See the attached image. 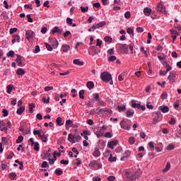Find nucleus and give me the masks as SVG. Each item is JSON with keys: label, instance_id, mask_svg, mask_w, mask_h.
Here are the masks:
<instances>
[{"label": "nucleus", "instance_id": "obj_1", "mask_svg": "<svg viewBox=\"0 0 181 181\" xmlns=\"http://www.w3.org/2000/svg\"><path fill=\"white\" fill-rule=\"evenodd\" d=\"M142 175V171L141 169H137L135 173L132 172H126V177L129 180H136V179H139V177Z\"/></svg>", "mask_w": 181, "mask_h": 181}, {"label": "nucleus", "instance_id": "obj_2", "mask_svg": "<svg viewBox=\"0 0 181 181\" xmlns=\"http://www.w3.org/2000/svg\"><path fill=\"white\" fill-rule=\"evenodd\" d=\"M100 78L104 81V83H110V86H112V84H114V82L112 81V76H111V74L107 71L101 73Z\"/></svg>", "mask_w": 181, "mask_h": 181}, {"label": "nucleus", "instance_id": "obj_3", "mask_svg": "<svg viewBox=\"0 0 181 181\" xmlns=\"http://www.w3.org/2000/svg\"><path fill=\"white\" fill-rule=\"evenodd\" d=\"M119 47L122 53H124V54H128V47L129 48L131 53H134V44L132 43L129 45L127 44H119Z\"/></svg>", "mask_w": 181, "mask_h": 181}, {"label": "nucleus", "instance_id": "obj_4", "mask_svg": "<svg viewBox=\"0 0 181 181\" xmlns=\"http://www.w3.org/2000/svg\"><path fill=\"white\" fill-rule=\"evenodd\" d=\"M35 36V32L32 31V30H28L25 32V39H27V40H32Z\"/></svg>", "mask_w": 181, "mask_h": 181}, {"label": "nucleus", "instance_id": "obj_5", "mask_svg": "<svg viewBox=\"0 0 181 181\" xmlns=\"http://www.w3.org/2000/svg\"><path fill=\"white\" fill-rule=\"evenodd\" d=\"M176 78V72L175 71H172L170 72V75L168 76V80H169V83L173 84L175 83V78Z\"/></svg>", "mask_w": 181, "mask_h": 181}, {"label": "nucleus", "instance_id": "obj_6", "mask_svg": "<svg viewBox=\"0 0 181 181\" xmlns=\"http://www.w3.org/2000/svg\"><path fill=\"white\" fill-rule=\"evenodd\" d=\"M112 112L108 107L100 109L98 111V115H103V114H111Z\"/></svg>", "mask_w": 181, "mask_h": 181}, {"label": "nucleus", "instance_id": "obj_7", "mask_svg": "<svg viewBox=\"0 0 181 181\" xmlns=\"http://www.w3.org/2000/svg\"><path fill=\"white\" fill-rule=\"evenodd\" d=\"M49 40L52 47L54 49H57V47L59 46V42L57 41V40L56 38L49 37Z\"/></svg>", "mask_w": 181, "mask_h": 181}, {"label": "nucleus", "instance_id": "obj_8", "mask_svg": "<svg viewBox=\"0 0 181 181\" xmlns=\"http://www.w3.org/2000/svg\"><path fill=\"white\" fill-rule=\"evenodd\" d=\"M157 11L161 13H166V7L162 3H160L158 4Z\"/></svg>", "mask_w": 181, "mask_h": 181}, {"label": "nucleus", "instance_id": "obj_9", "mask_svg": "<svg viewBox=\"0 0 181 181\" xmlns=\"http://www.w3.org/2000/svg\"><path fill=\"white\" fill-rule=\"evenodd\" d=\"M120 127L122 129H127V131H129V129H131V126L128 125L125 120H122L120 122Z\"/></svg>", "mask_w": 181, "mask_h": 181}, {"label": "nucleus", "instance_id": "obj_10", "mask_svg": "<svg viewBox=\"0 0 181 181\" xmlns=\"http://www.w3.org/2000/svg\"><path fill=\"white\" fill-rule=\"evenodd\" d=\"M16 57H17V58L16 59V63L20 67H23V65L22 64V60L23 58L22 57V56L19 54H16Z\"/></svg>", "mask_w": 181, "mask_h": 181}, {"label": "nucleus", "instance_id": "obj_11", "mask_svg": "<svg viewBox=\"0 0 181 181\" xmlns=\"http://www.w3.org/2000/svg\"><path fill=\"white\" fill-rule=\"evenodd\" d=\"M117 145H118V141H111L107 143V147L110 149H114V146H117Z\"/></svg>", "mask_w": 181, "mask_h": 181}, {"label": "nucleus", "instance_id": "obj_12", "mask_svg": "<svg viewBox=\"0 0 181 181\" xmlns=\"http://www.w3.org/2000/svg\"><path fill=\"white\" fill-rule=\"evenodd\" d=\"M62 32L63 30H60L57 26L54 27L51 30L52 35H54V33H59V35H62Z\"/></svg>", "mask_w": 181, "mask_h": 181}, {"label": "nucleus", "instance_id": "obj_13", "mask_svg": "<svg viewBox=\"0 0 181 181\" xmlns=\"http://www.w3.org/2000/svg\"><path fill=\"white\" fill-rule=\"evenodd\" d=\"M129 156H131V151L127 150L124 153V156L121 157L120 160H125V159L129 158Z\"/></svg>", "mask_w": 181, "mask_h": 181}, {"label": "nucleus", "instance_id": "obj_14", "mask_svg": "<svg viewBox=\"0 0 181 181\" xmlns=\"http://www.w3.org/2000/svg\"><path fill=\"white\" fill-rule=\"evenodd\" d=\"M100 155H101V153L100 152V148L95 147L93 153V156H95V158H98Z\"/></svg>", "mask_w": 181, "mask_h": 181}, {"label": "nucleus", "instance_id": "obj_15", "mask_svg": "<svg viewBox=\"0 0 181 181\" xmlns=\"http://www.w3.org/2000/svg\"><path fill=\"white\" fill-rule=\"evenodd\" d=\"M134 114L135 112L132 109H129L126 112V116L127 117V118H131V117H134Z\"/></svg>", "mask_w": 181, "mask_h": 181}, {"label": "nucleus", "instance_id": "obj_16", "mask_svg": "<svg viewBox=\"0 0 181 181\" xmlns=\"http://www.w3.org/2000/svg\"><path fill=\"white\" fill-rule=\"evenodd\" d=\"M95 25H96L97 29H100V28H104V26L107 25V23H105V21H100L99 23H95Z\"/></svg>", "mask_w": 181, "mask_h": 181}, {"label": "nucleus", "instance_id": "obj_17", "mask_svg": "<svg viewBox=\"0 0 181 181\" xmlns=\"http://www.w3.org/2000/svg\"><path fill=\"white\" fill-rule=\"evenodd\" d=\"M158 110L163 112V113L169 112V107L168 106H165V105L160 106L158 107Z\"/></svg>", "mask_w": 181, "mask_h": 181}, {"label": "nucleus", "instance_id": "obj_18", "mask_svg": "<svg viewBox=\"0 0 181 181\" xmlns=\"http://www.w3.org/2000/svg\"><path fill=\"white\" fill-rule=\"evenodd\" d=\"M62 52H64L65 53H67L69 50L70 49V46L67 44H63L62 45Z\"/></svg>", "mask_w": 181, "mask_h": 181}, {"label": "nucleus", "instance_id": "obj_19", "mask_svg": "<svg viewBox=\"0 0 181 181\" xmlns=\"http://www.w3.org/2000/svg\"><path fill=\"white\" fill-rule=\"evenodd\" d=\"M12 43H16V42H18V43L21 42V36L19 35H13V40H12Z\"/></svg>", "mask_w": 181, "mask_h": 181}, {"label": "nucleus", "instance_id": "obj_20", "mask_svg": "<svg viewBox=\"0 0 181 181\" xmlns=\"http://www.w3.org/2000/svg\"><path fill=\"white\" fill-rule=\"evenodd\" d=\"M144 13L146 16H149V15H151V13H152V9H151L150 8H145L144 9Z\"/></svg>", "mask_w": 181, "mask_h": 181}, {"label": "nucleus", "instance_id": "obj_21", "mask_svg": "<svg viewBox=\"0 0 181 181\" xmlns=\"http://www.w3.org/2000/svg\"><path fill=\"white\" fill-rule=\"evenodd\" d=\"M25 112V106H21L17 110L16 113L18 114V115H22L23 112Z\"/></svg>", "mask_w": 181, "mask_h": 181}, {"label": "nucleus", "instance_id": "obj_22", "mask_svg": "<svg viewBox=\"0 0 181 181\" xmlns=\"http://www.w3.org/2000/svg\"><path fill=\"white\" fill-rule=\"evenodd\" d=\"M68 141L71 142V144H76V141H74V135L69 134L68 136Z\"/></svg>", "mask_w": 181, "mask_h": 181}, {"label": "nucleus", "instance_id": "obj_23", "mask_svg": "<svg viewBox=\"0 0 181 181\" xmlns=\"http://www.w3.org/2000/svg\"><path fill=\"white\" fill-rule=\"evenodd\" d=\"M74 64H76V66H83V62L80 61L78 59H75L73 61Z\"/></svg>", "mask_w": 181, "mask_h": 181}, {"label": "nucleus", "instance_id": "obj_24", "mask_svg": "<svg viewBox=\"0 0 181 181\" xmlns=\"http://www.w3.org/2000/svg\"><path fill=\"white\" fill-rule=\"evenodd\" d=\"M25 70L22 68H19L16 71V74H18V76H23V74H25Z\"/></svg>", "mask_w": 181, "mask_h": 181}, {"label": "nucleus", "instance_id": "obj_25", "mask_svg": "<svg viewBox=\"0 0 181 181\" xmlns=\"http://www.w3.org/2000/svg\"><path fill=\"white\" fill-rule=\"evenodd\" d=\"M35 107H36V105H35V103H30L28 105V108H29V112L30 114L33 113V108H35Z\"/></svg>", "mask_w": 181, "mask_h": 181}, {"label": "nucleus", "instance_id": "obj_26", "mask_svg": "<svg viewBox=\"0 0 181 181\" xmlns=\"http://www.w3.org/2000/svg\"><path fill=\"white\" fill-rule=\"evenodd\" d=\"M95 134L98 138H101V136H104V132L101 129L97 131Z\"/></svg>", "mask_w": 181, "mask_h": 181}, {"label": "nucleus", "instance_id": "obj_27", "mask_svg": "<svg viewBox=\"0 0 181 181\" xmlns=\"http://www.w3.org/2000/svg\"><path fill=\"white\" fill-rule=\"evenodd\" d=\"M131 103H132V108H139V107H141V104L136 103L135 100H132Z\"/></svg>", "mask_w": 181, "mask_h": 181}, {"label": "nucleus", "instance_id": "obj_28", "mask_svg": "<svg viewBox=\"0 0 181 181\" xmlns=\"http://www.w3.org/2000/svg\"><path fill=\"white\" fill-rule=\"evenodd\" d=\"M170 170V163H167L165 168L164 169H163L162 172L163 173H166V172H168V170Z\"/></svg>", "mask_w": 181, "mask_h": 181}, {"label": "nucleus", "instance_id": "obj_29", "mask_svg": "<svg viewBox=\"0 0 181 181\" xmlns=\"http://www.w3.org/2000/svg\"><path fill=\"white\" fill-rule=\"evenodd\" d=\"M13 90V85H8L6 86V92L8 93V94H11Z\"/></svg>", "mask_w": 181, "mask_h": 181}, {"label": "nucleus", "instance_id": "obj_30", "mask_svg": "<svg viewBox=\"0 0 181 181\" xmlns=\"http://www.w3.org/2000/svg\"><path fill=\"white\" fill-rule=\"evenodd\" d=\"M86 87H88L89 90H92V88H94V83H93V81L87 82Z\"/></svg>", "mask_w": 181, "mask_h": 181}, {"label": "nucleus", "instance_id": "obj_31", "mask_svg": "<svg viewBox=\"0 0 181 181\" xmlns=\"http://www.w3.org/2000/svg\"><path fill=\"white\" fill-rule=\"evenodd\" d=\"M56 122L57 124V125H59V127H62V125H63V119H62V117H59L56 119Z\"/></svg>", "mask_w": 181, "mask_h": 181}, {"label": "nucleus", "instance_id": "obj_32", "mask_svg": "<svg viewBox=\"0 0 181 181\" xmlns=\"http://www.w3.org/2000/svg\"><path fill=\"white\" fill-rule=\"evenodd\" d=\"M93 52H91V51H89V54H90L91 56H95L96 54H98V52L95 50V47H91V48Z\"/></svg>", "mask_w": 181, "mask_h": 181}, {"label": "nucleus", "instance_id": "obj_33", "mask_svg": "<svg viewBox=\"0 0 181 181\" xmlns=\"http://www.w3.org/2000/svg\"><path fill=\"white\" fill-rule=\"evenodd\" d=\"M117 110H118L119 112H122L127 110V107L125 106L118 105Z\"/></svg>", "mask_w": 181, "mask_h": 181}, {"label": "nucleus", "instance_id": "obj_34", "mask_svg": "<svg viewBox=\"0 0 181 181\" xmlns=\"http://www.w3.org/2000/svg\"><path fill=\"white\" fill-rule=\"evenodd\" d=\"M46 49L49 51V52H52V50H53V47H52V45H49L48 43L47 42H45L44 43Z\"/></svg>", "mask_w": 181, "mask_h": 181}, {"label": "nucleus", "instance_id": "obj_35", "mask_svg": "<svg viewBox=\"0 0 181 181\" xmlns=\"http://www.w3.org/2000/svg\"><path fill=\"white\" fill-rule=\"evenodd\" d=\"M140 52L145 54L146 57H148V52H146V50H145V48L143 46L140 47Z\"/></svg>", "mask_w": 181, "mask_h": 181}, {"label": "nucleus", "instance_id": "obj_36", "mask_svg": "<svg viewBox=\"0 0 181 181\" xmlns=\"http://www.w3.org/2000/svg\"><path fill=\"white\" fill-rule=\"evenodd\" d=\"M81 139V136L80 135H74V141L76 142H78Z\"/></svg>", "mask_w": 181, "mask_h": 181}, {"label": "nucleus", "instance_id": "obj_37", "mask_svg": "<svg viewBox=\"0 0 181 181\" xmlns=\"http://www.w3.org/2000/svg\"><path fill=\"white\" fill-rule=\"evenodd\" d=\"M40 138H41V141L42 142H47V135L42 134V135H41V137H40Z\"/></svg>", "mask_w": 181, "mask_h": 181}, {"label": "nucleus", "instance_id": "obj_38", "mask_svg": "<svg viewBox=\"0 0 181 181\" xmlns=\"http://www.w3.org/2000/svg\"><path fill=\"white\" fill-rule=\"evenodd\" d=\"M6 56L7 57H13L15 56V52L11 50L6 54Z\"/></svg>", "mask_w": 181, "mask_h": 181}, {"label": "nucleus", "instance_id": "obj_39", "mask_svg": "<svg viewBox=\"0 0 181 181\" xmlns=\"http://www.w3.org/2000/svg\"><path fill=\"white\" fill-rule=\"evenodd\" d=\"M98 105H100L101 107H105V105H107V103H105V101H102L101 100H100L98 102Z\"/></svg>", "mask_w": 181, "mask_h": 181}, {"label": "nucleus", "instance_id": "obj_40", "mask_svg": "<svg viewBox=\"0 0 181 181\" xmlns=\"http://www.w3.org/2000/svg\"><path fill=\"white\" fill-rule=\"evenodd\" d=\"M170 32L173 36H179V33L176 30H170Z\"/></svg>", "mask_w": 181, "mask_h": 181}, {"label": "nucleus", "instance_id": "obj_41", "mask_svg": "<svg viewBox=\"0 0 181 181\" xmlns=\"http://www.w3.org/2000/svg\"><path fill=\"white\" fill-rule=\"evenodd\" d=\"M79 98H81V100H84V90L79 91Z\"/></svg>", "mask_w": 181, "mask_h": 181}, {"label": "nucleus", "instance_id": "obj_42", "mask_svg": "<svg viewBox=\"0 0 181 181\" xmlns=\"http://www.w3.org/2000/svg\"><path fill=\"white\" fill-rule=\"evenodd\" d=\"M109 162H115L117 160L116 157H112V154H110L109 158H108Z\"/></svg>", "mask_w": 181, "mask_h": 181}, {"label": "nucleus", "instance_id": "obj_43", "mask_svg": "<svg viewBox=\"0 0 181 181\" xmlns=\"http://www.w3.org/2000/svg\"><path fill=\"white\" fill-rule=\"evenodd\" d=\"M129 144H130V145H134L135 144V138L129 137Z\"/></svg>", "mask_w": 181, "mask_h": 181}, {"label": "nucleus", "instance_id": "obj_44", "mask_svg": "<svg viewBox=\"0 0 181 181\" xmlns=\"http://www.w3.org/2000/svg\"><path fill=\"white\" fill-rule=\"evenodd\" d=\"M81 11L83 13L88 12V6H81Z\"/></svg>", "mask_w": 181, "mask_h": 181}, {"label": "nucleus", "instance_id": "obj_45", "mask_svg": "<svg viewBox=\"0 0 181 181\" xmlns=\"http://www.w3.org/2000/svg\"><path fill=\"white\" fill-rule=\"evenodd\" d=\"M104 40L105 42H107L108 43H111V42H112V38H111V37L106 36L105 37Z\"/></svg>", "mask_w": 181, "mask_h": 181}, {"label": "nucleus", "instance_id": "obj_46", "mask_svg": "<svg viewBox=\"0 0 181 181\" xmlns=\"http://www.w3.org/2000/svg\"><path fill=\"white\" fill-rule=\"evenodd\" d=\"M42 101H43L44 104H48V103L50 101V98L48 97L47 98H46V97H43Z\"/></svg>", "mask_w": 181, "mask_h": 181}, {"label": "nucleus", "instance_id": "obj_47", "mask_svg": "<svg viewBox=\"0 0 181 181\" xmlns=\"http://www.w3.org/2000/svg\"><path fill=\"white\" fill-rule=\"evenodd\" d=\"M9 177H11V179L12 180H15V178L16 177V173H11L9 174Z\"/></svg>", "mask_w": 181, "mask_h": 181}, {"label": "nucleus", "instance_id": "obj_48", "mask_svg": "<svg viewBox=\"0 0 181 181\" xmlns=\"http://www.w3.org/2000/svg\"><path fill=\"white\" fill-rule=\"evenodd\" d=\"M55 173H56V175H57V176H60V175H63V170L56 169L55 170Z\"/></svg>", "mask_w": 181, "mask_h": 181}, {"label": "nucleus", "instance_id": "obj_49", "mask_svg": "<svg viewBox=\"0 0 181 181\" xmlns=\"http://www.w3.org/2000/svg\"><path fill=\"white\" fill-rule=\"evenodd\" d=\"M104 136L105 138H112V134L108 132L105 134Z\"/></svg>", "mask_w": 181, "mask_h": 181}, {"label": "nucleus", "instance_id": "obj_50", "mask_svg": "<svg viewBox=\"0 0 181 181\" xmlns=\"http://www.w3.org/2000/svg\"><path fill=\"white\" fill-rule=\"evenodd\" d=\"M97 163V160H94L89 163V166H90V168H94Z\"/></svg>", "mask_w": 181, "mask_h": 181}, {"label": "nucleus", "instance_id": "obj_51", "mask_svg": "<svg viewBox=\"0 0 181 181\" xmlns=\"http://www.w3.org/2000/svg\"><path fill=\"white\" fill-rule=\"evenodd\" d=\"M109 62H115V60H117V57L112 55L108 57Z\"/></svg>", "mask_w": 181, "mask_h": 181}, {"label": "nucleus", "instance_id": "obj_52", "mask_svg": "<svg viewBox=\"0 0 181 181\" xmlns=\"http://www.w3.org/2000/svg\"><path fill=\"white\" fill-rule=\"evenodd\" d=\"M23 141V136H19L16 140V144H21Z\"/></svg>", "mask_w": 181, "mask_h": 181}, {"label": "nucleus", "instance_id": "obj_53", "mask_svg": "<svg viewBox=\"0 0 181 181\" xmlns=\"http://www.w3.org/2000/svg\"><path fill=\"white\" fill-rule=\"evenodd\" d=\"M34 149L35 151H36L37 152H39V143L35 142L34 144Z\"/></svg>", "mask_w": 181, "mask_h": 181}, {"label": "nucleus", "instance_id": "obj_54", "mask_svg": "<svg viewBox=\"0 0 181 181\" xmlns=\"http://www.w3.org/2000/svg\"><path fill=\"white\" fill-rule=\"evenodd\" d=\"M33 134L34 135H38L39 138H42V134H40V131L34 130Z\"/></svg>", "mask_w": 181, "mask_h": 181}, {"label": "nucleus", "instance_id": "obj_55", "mask_svg": "<svg viewBox=\"0 0 181 181\" xmlns=\"http://www.w3.org/2000/svg\"><path fill=\"white\" fill-rule=\"evenodd\" d=\"M71 124H73V120L68 119L66 121V127H71Z\"/></svg>", "mask_w": 181, "mask_h": 181}, {"label": "nucleus", "instance_id": "obj_56", "mask_svg": "<svg viewBox=\"0 0 181 181\" xmlns=\"http://www.w3.org/2000/svg\"><path fill=\"white\" fill-rule=\"evenodd\" d=\"M127 33L129 34V35H134V30L131 28H127Z\"/></svg>", "mask_w": 181, "mask_h": 181}, {"label": "nucleus", "instance_id": "obj_57", "mask_svg": "<svg viewBox=\"0 0 181 181\" xmlns=\"http://www.w3.org/2000/svg\"><path fill=\"white\" fill-rule=\"evenodd\" d=\"M136 32H138V33H142V32H144V29L142 27H138L136 29Z\"/></svg>", "mask_w": 181, "mask_h": 181}, {"label": "nucleus", "instance_id": "obj_58", "mask_svg": "<svg viewBox=\"0 0 181 181\" xmlns=\"http://www.w3.org/2000/svg\"><path fill=\"white\" fill-rule=\"evenodd\" d=\"M61 165H69V160H62L60 161Z\"/></svg>", "mask_w": 181, "mask_h": 181}, {"label": "nucleus", "instance_id": "obj_59", "mask_svg": "<svg viewBox=\"0 0 181 181\" xmlns=\"http://www.w3.org/2000/svg\"><path fill=\"white\" fill-rule=\"evenodd\" d=\"M40 52V47L39 45H36L34 49V53H39Z\"/></svg>", "mask_w": 181, "mask_h": 181}, {"label": "nucleus", "instance_id": "obj_60", "mask_svg": "<svg viewBox=\"0 0 181 181\" xmlns=\"http://www.w3.org/2000/svg\"><path fill=\"white\" fill-rule=\"evenodd\" d=\"M48 166H49V164L46 161H43L41 165V168H47Z\"/></svg>", "mask_w": 181, "mask_h": 181}, {"label": "nucleus", "instance_id": "obj_61", "mask_svg": "<svg viewBox=\"0 0 181 181\" xmlns=\"http://www.w3.org/2000/svg\"><path fill=\"white\" fill-rule=\"evenodd\" d=\"M93 96L96 101L98 102L100 100V95H98V93H94Z\"/></svg>", "mask_w": 181, "mask_h": 181}, {"label": "nucleus", "instance_id": "obj_62", "mask_svg": "<svg viewBox=\"0 0 181 181\" xmlns=\"http://www.w3.org/2000/svg\"><path fill=\"white\" fill-rule=\"evenodd\" d=\"M53 90V86H46L45 88V91H52Z\"/></svg>", "mask_w": 181, "mask_h": 181}, {"label": "nucleus", "instance_id": "obj_63", "mask_svg": "<svg viewBox=\"0 0 181 181\" xmlns=\"http://www.w3.org/2000/svg\"><path fill=\"white\" fill-rule=\"evenodd\" d=\"M114 53H115V51H114V48H112L107 50L108 54H114Z\"/></svg>", "mask_w": 181, "mask_h": 181}, {"label": "nucleus", "instance_id": "obj_64", "mask_svg": "<svg viewBox=\"0 0 181 181\" xmlns=\"http://www.w3.org/2000/svg\"><path fill=\"white\" fill-rule=\"evenodd\" d=\"M93 181H101V177H93Z\"/></svg>", "mask_w": 181, "mask_h": 181}]
</instances>
